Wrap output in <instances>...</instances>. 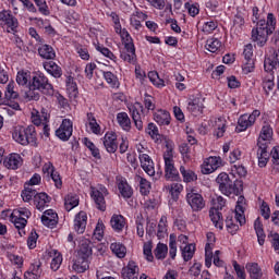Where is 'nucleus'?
<instances>
[{
  "mask_svg": "<svg viewBox=\"0 0 279 279\" xmlns=\"http://www.w3.org/2000/svg\"><path fill=\"white\" fill-rule=\"evenodd\" d=\"M36 195H38V191L24 184V190L21 194L23 202H32V199H36Z\"/></svg>",
  "mask_w": 279,
  "mask_h": 279,
  "instance_id": "obj_49",
  "label": "nucleus"
},
{
  "mask_svg": "<svg viewBox=\"0 0 279 279\" xmlns=\"http://www.w3.org/2000/svg\"><path fill=\"white\" fill-rule=\"evenodd\" d=\"M148 80L156 86V88H165V80L156 71L148 72Z\"/></svg>",
  "mask_w": 279,
  "mask_h": 279,
  "instance_id": "obj_50",
  "label": "nucleus"
},
{
  "mask_svg": "<svg viewBox=\"0 0 279 279\" xmlns=\"http://www.w3.org/2000/svg\"><path fill=\"white\" fill-rule=\"evenodd\" d=\"M186 202L189 206H191L193 213H199V210H204L206 207L204 196H202L199 193H194L193 191L186 194Z\"/></svg>",
  "mask_w": 279,
  "mask_h": 279,
  "instance_id": "obj_15",
  "label": "nucleus"
},
{
  "mask_svg": "<svg viewBox=\"0 0 279 279\" xmlns=\"http://www.w3.org/2000/svg\"><path fill=\"white\" fill-rule=\"evenodd\" d=\"M89 195L96 204V208L106 213V197L108 195V187L104 184H98L96 186H90Z\"/></svg>",
  "mask_w": 279,
  "mask_h": 279,
  "instance_id": "obj_8",
  "label": "nucleus"
},
{
  "mask_svg": "<svg viewBox=\"0 0 279 279\" xmlns=\"http://www.w3.org/2000/svg\"><path fill=\"white\" fill-rule=\"evenodd\" d=\"M140 268L136 262L130 260L125 267L122 268V278L134 279V276L138 274Z\"/></svg>",
  "mask_w": 279,
  "mask_h": 279,
  "instance_id": "obj_33",
  "label": "nucleus"
},
{
  "mask_svg": "<svg viewBox=\"0 0 279 279\" xmlns=\"http://www.w3.org/2000/svg\"><path fill=\"white\" fill-rule=\"evenodd\" d=\"M271 77L272 78L264 80L262 83V88L266 97H269V95H271V90L276 87V83H274V75H271Z\"/></svg>",
  "mask_w": 279,
  "mask_h": 279,
  "instance_id": "obj_57",
  "label": "nucleus"
},
{
  "mask_svg": "<svg viewBox=\"0 0 279 279\" xmlns=\"http://www.w3.org/2000/svg\"><path fill=\"white\" fill-rule=\"evenodd\" d=\"M163 162L166 180L170 182H180V172L175 169V161L173 160V144L169 142L166 143Z\"/></svg>",
  "mask_w": 279,
  "mask_h": 279,
  "instance_id": "obj_5",
  "label": "nucleus"
},
{
  "mask_svg": "<svg viewBox=\"0 0 279 279\" xmlns=\"http://www.w3.org/2000/svg\"><path fill=\"white\" fill-rule=\"evenodd\" d=\"M118 191L123 199H132L134 195V189L128 183V179L123 177H117Z\"/></svg>",
  "mask_w": 279,
  "mask_h": 279,
  "instance_id": "obj_19",
  "label": "nucleus"
},
{
  "mask_svg": "<svg viewBox=\"0 0 279 279\" xmlns=\"http://www.w3.org/2000/svg\"><path fill=\"white\" fill-rule=\"evenodd\" d=\"M102 145L108 154H116L119 149V143L117 142V133L114 131H108L101 138Z\"/></svg>",
  "mask_w": 279,
  "mask_h": 279,
  "instance_id": "obj_17",
  "label": "nucleus"
},
{
  "mask_svg": "<svg viewBox=\"0 0 279 279\" xmlns=\"http://www.w3.org/2000/svg\"><path fill=\"white\" fill-rule=\"evenodd\" d=\"M167 254H169V246L165 243H158L154 250L155 258H157V260H165Z\"/></svg>",
  "mask_w": 279,
  "mask_h": 279,
  "instance_id": "obj_46",
  "label": "nucleus"
},
{
  "mask_svg": "<svg viewBox=\"0 0 279 279\" xmlns=\"http://www.w3.org/2000/svg\"><path fill=\"white\" fill-rule=\"evenodd\" d=\"M149 191H151V183L147 181L145 178L140 179V193L141 195L147 196L149 195Z\"/></svg>",
  "mask_w": 279,
  "mask_h": 279,
  "instance_id": "obj_62",
  "label": "nucleus"
},
{
  "mask_svg": "<svg viewBox=\"0 0 279 279\" xmlns=\"http://www.w3.org/2000/svg\"><path fill=\"white\" fill-rule=\"evenodd\" d=\"M146 134L150 135L153 141H158L160 138V132L158 131V126L154 122H149L146 130Z\"/></svg>",
  "mask_w": 279,
  "mask_h": 279,
  "instance_id": "obj_54",
  "label": "nucleus"
},
{
  "mask_svg": "<svg viewBox=\"0 0 279 279\" xmlns=\"http://www.w3.org/2000/svg\"><path fill=\"white\" fill-rule=\"evenodd\" d=\"M93 45L96 51H98V53H101L104 58H107L108 60H111V62H114V63L119 62V58L114 54V52L110 48L104 46V44H99V41L97 43L94 41Z\"/></svg>",
  "mask_w": 279,
  "mask_h": 279,
  "instance_id": "obj_26",
  "label": "nucleus"
},
{
  "mask_svg": "<svg viewBox=\"0 0 279 279\" xmlns=\"http://www.w3.org/2000/svg\"><path fill=\"white\" fill-rule=\"evenodd\" d=\"M226 208V198L217 196L213 198V207L209 209V219L215 228L223 230L226 226L227 232L234 236L239 232V225L234 223V210Z\"/></svg>",
  "mask_w": 279,
  "mask_h": 279,
  "instance_id": "obj_1",
  "label": "nucleus"
},
{
  "mask_svg": "<svg viewBox=\"0 0 279 279\" xmlns=\"http://www.w3.org/2000/svg\"><path fill=\"white\" fill-rule=\"evenodd\" d=\"M274 138V128L268 122H264L257 138V165L265 169L269 162V141Z\"/></svg>",
  "mask_w": 279,
  "mask_h": 279,
  "instance_id": "obj_3",
  "label": "nucleus"
},
{
  "mask_svg": "<svg viewBox=\"0 0 279 279\" xmlns=\"http://www.w3.org/2000/svg\"><path fill=\"white\" fill-rule=\"evenodd\" d=\"M165 234H167V216H161L158 223L157 236L158 239H165Z\"/></svg>",
  "mask_w": 279,
  "mask_h": 279,
  "instance_id": "obj_59",
  "label": "nucleus"
},
{
  "mask_svg": "<svg viewBox=\"0 0 279 279\" xmlns=\"http://www.w3.org/2000/svg\"><path fill=\"white\" fill-rule=\"evenodd\" d=\"M246 270L250 274L251 279H263V268L258 263H247Z\"/></svg>",
  "mask_w": 279,
  "mask_h": 279,
  "instance_id": "obj_38",
  "label": "nucleus"
},
{
  "mask_svg": "<svg viewBox=\"0 0 279 279\" xmlns=\"http://www.w3.org/2000/svg\"><path fill=\"white\" fill-rule=\"evenodd\" d=\"M221 40L216 37H210L206 40L205 49L210 53H219L221 51Z\"/></svg>",
  "mask_w": 279,
  "mask_h": 279,
  "instance_id": "obj_41",
  "label": "nucleus"
},
{
  "mask_svg": "<svg viewBox=\"0 0 279 279\" xmlns=\"http://www.w3.org/2000/svg\"><path fill=\"white\" fill-rule=\"evenodd\" d=\"M110 250L118 258H125V254H128V248H125V245L119 242L111 243Z\"/></svg>",
  "mask_w": 279,
  "mask_h": 279,
  "instance_id": "obj_48",
  "label": "nucleus"
},
{
  "mask_svg": "<svg viewBox=\"0 0 279 279\" xmlns=\"http://www.w3.org/2000/svg\"><path fill=\"white\" fill-rule=\"evenodd\" d=\"M39 90L43 95L47 97H53V84L49 82V77L43 72L35 73L29 82V90L26 93V99L28 101H38L40 99V94L34 92Z\"/></svg>",
  "mask_w": 279,
  "mask_h": 279,
  "instance_id": "obj_2",
  "label": "nucleus"
},
{
  "mask_svg": "<svg viewBox=\"0 0 279 279\" xmlns=\"http://www.w3.org/2000/svg\"><path fill=\"white\" fill-rule=\"evenodd\" d=\"M11 215L14 217H19L20 219H29L32 217V211L27 207H20L17 209H14Z\"/></svg>",
  "mask_w": 279,
  "mask_h": 279,
  "instance_id": "obj_58",
  "label": "nucleus"
},
{
  "mask_svg": "<svg viewBox=\"0 0 279 279\" xmlns=\"http://www.w3.org/2000/svg\"><path fill=\"white\" fill-rule=\"evenodd\" d=\"M216 182L219 185V191L222 195L230 197L232 194L236 193V185L230 180L228 173L221 172L218 174Z\"/></svg>",
  "mask_w": 279,
  "mask_h": 279,
  "instance_id": "obj_12",
  "label": "nucleus"
},
{
  "mask_svg": "<svg viewBox=\"0 0 279 279\" xmlns=\"http://www.w3.org/2000/svg\"><path fill=\"white\" fill-rule=\"evenodd\" d=\"M22 166L23 157H21V155L17 153H12L4 159V167H7V169H12L13 171H16V169Z\"/></svg>",
  "mask_w": 279,
  "mask_h": 279,
  "instance_id": "obj_22",
  "label": "nucleus"
},
{
  "mask_svg": "<svg viewBox=\"0 0 279 279\" xmlns=\"http://www.w3.org/2000/svg\"><path fill=\"white\" fill-rule=\"evenodd\" d=\"M182 178H183V182H185L186 184L191 183V182H197V173H195V171L181 166L179 169Z\"/></svg>",
  "mask_w": 279,
  "mask_h": 279,
  "instance_id": "obj_42",
  "label": "nucleus"
},
{
  "mask_svg": "<svg viewBox=\"0 0 279 279\" xmlns=\"http://www.w3.org/2000/svg\"><path fill=\"white\" fill-rule=\"evenodd\" d=\"M86 119L89 132H92V134H95L96 136H101V134H104V130H101V125L97 123V118L95 117V113L87 112Z\"/></svg>",
  "mask_w": 279,
  "mask_h": 279,
  "instance_id": "obj_25",
  "label": "nucleus"
},
{
  "mask_svg": "<svg viewBox=\"0 0 279 279\" xmlns=\"http://www.w3.org/2000/svg\"><path fill=\"white\" fill-rule=\"evenodd\" d=\"M154 121H156L159 125H171V113L165 109H158L153 114Z\"/></svg>",
  "mask_w": 279,
  "mask_h": 279,
  "instance_id": "obj_27",
  "label": "nucleus"
},
{
  "mask_svg": "<svg viewBox=\"0 0 279 279\" xmlns=\"http://www.w3.org/2000/svg\"><path fill=\"white\" fill-rule=\"evenodd\" d=\"M4 97L8 100L19 99V93L14 92V82H10L4 92Z\"/></svg>",
  "mask_w": 279,
  "mask_h": 279,
  "instance_id": "obj_63",
  "label": "nucleus"
},
{
  "mask_svg": "<svg viewBox=\"0 0 279 279\" xmlns=\"http://www.w3.org/2000/svg\"><path fill=\"white\" fill-rule=\"evenodd\" d=\"M27 271L40 278L43 276V263L40 260H35L33 264H31Z\"/></svg>",
  "mask_w": 279,
  "mask_h": 279,
  "instance_id": "obj_60",
  "label": "nucleus"
},
{
  "mask_svg": "<svg viewBox=\"0 0 279 279\" xmlns=\"http://www.w3.org/2000/svg\"><path fill=\"white\" fill-rule=\"evenodd\" d=\"M49 202H51V197H49L48 194L45 192L37 193L34 199V204L37 210L40 211L45 210V207L47 206V204H49Z\"/></svg>",
  "mask_w": 279,
  "mask_h": 279,
  "instance_id": "obj_37",
  "label": "nucleus"
},
{
  "mask_svg": "<svg viewBox=\"0 0 279 279\" xmlns=\"http://www.w3.org/2000/svg\"><path fill=\"white\" fill-rule=\"evenodd\" d=\"M258 117H260V110L258 109L253 110L250 114L244 113L240 116L235 126V132L238 134H241V132H246L250 130V128L254 126V123H256V119Z\"/></svg>",
  "mask_w": 279,
  "mask_h": 279,
  "instance_id": "obj_10",
  "label": "nucleus"
},
{
  "mask_svg": "<svg viewBox=\"0 0 279 279\" xmlns=\"http://www.w3.org/2000/svg\"><path fill=\"white\" fill-rule=\"evenodd\" d=\"M37 133H36V126L28 125V126H14L12 132V138L15 141V143H19V145H22L23 147H27V145H32L33 147H36L37 145Z\"/></svg>",
  "mask_w": 279,
  "mask_h": 279,
  "instance_id": "obj_4",
  "label": "nucleus"
},
{
  "mask_svg": "<svg viewBox=\"0 0 279 279\" xmlns=\"http://www.w3.org/2000/svg\"><path fill=\"white\" fill-rule=\"evenodd\" d=\"M279 69V49L271 48L264 59V71L270 75H275Z\"/></svg>",
  "mask_w": 279,
  "mask_h": 279,
  "instance_id": "obj_11",
  "label": "nucleus"
},
{
  "mask_svg": "<svg viewBox=\"0 0 279 279\" xmlns=\"http://www.w3.org/2000/svg\"><path fill=\"white\" fill-rule=\"evenodd\" d=\"M111 228L114 232H123V228L128 226V220L122 215H113L110 219Z\"/></svg>",
  "mask_w": 279,
  "mask_h": 279,
  "instance_id": "obj_31",
  "label": "nucleus"
},
{
  "mask_svg": "<svg viewBox=\"0 0 279 279\" xmlns=\"http://www.w3.org/2000/svg\"><path fill=\"white\" fill-rule=\"evenodd\" d=\"M221 167H223V159L219 156H210L202 163L201 171L204 175H210V173H215Z\"/></svg>",
  "mask_w": 279,
  "mask_h": 279,
  "instance_id": "obj_13",
  "label": "nucleus"
},
{
  "mask_svg": "<svg viewBox=\"0 0 279 279\" xmlns=\"http://www.w3.org/2000/svg\"><path fill=\"white\" fill-rule=\"evenodd\" d=\"M182 189H184V187L180 183H172L170 185L169 193H170L171 199H173V202H178V199H180V193H182Z\"/></svg>",
  "mask_w": 279,
  "mask_h": 279,
  "instance_id": "obj_56",
  "label": "nucleus"
},
{
  "mask_svg": "<svg viewBox=\"0 0 279 279\" xmlns=\"http://www.w3.org/2000/svg\"><path fill=\"white\" fill-rule=\"evenodd\" d=\"M78 256L82 258H90L93 256V248L90 247V241L85 240L81 243L78 250Z\"/></svg>",
  "mask_w": 279,
  "mask_h": 279,
  "instance_id": "obj_47",
  "label": "nucleus"
},
{
  "mask_svg": "<svg viewBox=\"0 0 279 279\" xmlns=\"http://www.w3.org/2000/svg\"><path fill=\"white\" fill-rule=\"evenodd\" d=\"M88 223V215L86 211H80L75 215L73 226L77 234H84L86 232V226Z\"/></svg>",
  "mask_w": 279,
  "mask_h": 279,
  "instance_id": "obj_20",
  "label": "nucleus"
},
{
  "mask_svg": "<svg viewBox=\"0 0 279 279\" xmlns=\"http://www.w3.org/2000/svg\"><path fill=\"white\" fill-rule=\"evenodd\" d=\"M254 230L256 232L258 245H265V239H267V235L265 234V229H263V222H260V218H257L254 221Z\"/></svg>",
  "mask_w": 279,
  "mask_h": 279,
  "instance_id": "obj_40",
  "label": "nucleus"
},
{
  "mask_svg": "<svg viewBox=\"0 0 279 279\" xmlns=\"http://www.w3.org/2000/svg\"><path fill=\"white\" fill-rule=\"evenodd\" d=\"M65 88L70 99H77V95H80V89H77V82H75V77H73L72 75L66 76Z\"/></svg>",
  "mask_w": 279,
  "mask_h": 279,
  "instance_id": "obj_29",
  "label": "nucleus"
},
{
  "mask_svg": "<svg viewBox=\"0 0 279 279\" xmlns=\"http://www.w3.org/2000/svg\"><path fill=\"white\" fill-rule=\"evenodd\" d=\"M276 25H277L276 15H274V13H268L267 20L265 21L264 28L268 29L269 34H274V32H276Z\"/></svg>",
  "mask_w": 279,
  "mask_h": 279,
  "instance_id": "obj_53",
  "label": "nucleus"
},
{
  "mask_svg": "<svg viewBox=\"0 0 279 279\" xmlns=\"http://www.w3.org/2000/svg\"><path fill=\"white\" fill-rule=\"evenodd\" d=\"M140 162L143 171L147 173V175H156V168L154 166V160L147 154H140Z\"/></svg>",
  "mask_w": 279,
  "mask_h": 279,
  "instance_id": "obj_21",
  "label": "nucleus"
},
{
  "mask_svg": "<svg viewBox=\"0 0 279 279\" xmlns=\"http://www.w3.org/2000/svg\"><path fill=\"white\" fill-rule=\"evenodd\" d=\"M227 125H226V120L219 118L216 121V130L214 132V135L217 138H223V135L226 134Z\"/></svg>",
  "mask_w": 279,
  "mask_h": 279,
  "instance_id": "obj_52",
  "label": "nucleus"
},
{
  "mask_svg": "<svg viewBox=\"0 0 279 279\" xmlns=\"http://www.w3.org/2000/svg\"><path fill=\"white\" fill-rule=\"evenodd\" d=\"M62 260H64V258L62 257V253L53 251V257L50 263V269H52L53 271H58V269L62 267Z\"/></svg>",
  "mask_w": 279,
  "mask_h": 279,
  "instance_id": "obj_51",
  "label": "nucleus"
},
{
  "mask_svg": "<svg viewBox=\"0 0 279 279\" xmlns=\"http://www.w3.org/2000/svg\"><path fill=\"white\" fill-rule=\"evenodd\" d=\"M88 258L78 256L73 264V269L76 274H84L88 269Z\"/></svg>",
  "mask_w": 279,
  "mask_h": 279,
  "instance_id": "obj_45",
  "label": "nucleus"
},
{
  "mask_svg": "<svg viewBox=\"0 0 279 279\" xmlns=\"http://www.w3.org/2000/svg\"><path fill=\"white\" fill-rule=\"evenodd\" d=\"M117 122L123 132H130L132 130V120L128 112L122 111L117 114Z\"/></svg>",
  "mask_w": 279,
  "mask_h": 279,
  "instance_id": "obj_32",
  "label": "nucleus"
},
{
  "mask_svg": "<svg viewBox=\"0 0 279 279\" xmlns=\"http://www.w3.org/2000/svg\"><path fill=\"white\" fill-rule=\"evenodd\" d=\"M40 46L38 47V56L43 58V60H56V50L53 47L49 44H39Z\"/></svg>",
  "mask_w": 279,
  "mask_h": 279,
  "instance_id": "obj_28",
  "label": "nucleus"
},
{
  "mask_svg": "<svg viewBox=\"0 0 279 279\" xmlns=\"http://www.w3.org/2000/svg\"><path fill=\"white\" fill-rule=\"evenodd\" d=\"M9 221L19 230L20 236L25 234V228L27 227V219L26 218H19L12 214L9 215Z\"/></svg>",
  "mask_w": 279,
  "mask_h": 279,
  "instance_id": "obj_34",
  "label": "nucleus"
},
{
  "mask_svg": "<svg viewBox=\"0 0 279 279\" xmlns=\"http://www.w3.org/2000/svg\"><path fill=\"white\" fill-rule=\"evenodd\" d=\"M184 8L193 19L199 14V3L191 4V2H185Z\"/></svg>",
  "mask_w": 279,
  "mask_h": 279,
  "instance_id": "obj_64",
  "label": "nucleus"
},
{
  "mask_svg": "<svg viewBox=\"0 0 279 279\" xmlns=\"http://www.w3.org/2000/svg\"><path fill=\"white\" fill-rule=\"evenodd\" d=\"M41 223L46 228H56L58 226V214L53 209L46 210L41 216Z\"/></svg>",
  "mask_w": 279,
  "mask_h": 279,
  "instance_id": "obj_24",
  "label": "nucleus"
},
{
  "mask_svg": "<svg viewBox=\"0 0 279 279\" xmlns=\"http://www.w3.org/2000/svg\"><path fill=\"white\" fill-rule=\"evenodd\" d=\"M178 238L175 234H170L169 236V259L168 262L171 263V260H175V256H178Z\"/></svg>",
  "mask_w": 279,
  "mask_h": 279,
  "instance_id": "obj_43",
  "label": "nucleus"
},
{
  "mask_svg": "<svg viewBox=\"0 0 279 279\" xmlns=\"http://www.w3.org/2000/svg\"><path fill=\"white\" fill-rule=\"evenodd\" d=\"M31 119L34 125H43L44 123H49V113H47L45 109H43L41 112L35 110L32 112Z\"/></svg>",
  "mask_w": 279,
  "mask_h": 279,
  "instance_id": "obj_36",
  "label": "nucleus"
},
{
  "mask_svg": "<svg viewBox=\"0 0 279 279\" xmlns=\"http://www.w3.org/2000/svg\"><path fill=\"white\" fill-rule=\"evenodd\" d=\"M64 206L65 210H68V213H71L73 208H77V206H80V196H77L76 194H68L64 199Z\"/></svg>",
  "mask_w": 279,
  "mask_h": 279,
  "instance_id": "obj_44",
  "label": "nucleus"
},
{
  "mask_svg": "<svg viewBox=\"0 0 279 279\" xmlns=\"http://www.w3.org/2000/svg\"><path fill=\"white\" fill-rule=\"evenodd\" d=\"M56 136L66 143L73 136V121L71 119H63L60 126L56 131Z\"/></svg>",
  "mask_w": 279,
  "mask_h": 279,
  "instance_id": "obj_14",
  "label": "nucleus"
},
{
  "mask_svg": "<svg viewBox=\"0 0 279 279\" xmlns=\"http://www.w3.org/2000/svg\"><path fill=\"white\" fill-rule=\"evenodd\" d=\"M129 114L134 122L138 132H143V123L145 122V107L140 101L131 104L129 107Z\"/></svg>",
  "mask_w": 279,
  "mask_h": 279,
  "instance_id": "obj_9",
  "label": "nucleus"
},
{
  "mask_svg": "<svg viewBox=\"0 0 279 279\" xmlns=\"http://www.w3.org/2000/svg\"><path fill=\"white\" fill-rule=\"evenodd\" d=\"M120 58L123 62H128L129 64H136V48H124L120 50Z\"/></svg>",
  "mask_w": 279,
  "mask_h": 279,
  "instance_id": "obj_30",
  "label": "nucleus"
},
{
  "mask_svg": "<svg viewBox=\"0 0 279 279\" xmlns=\"http://www.w3.org/2000/svg\"><path fill=\"white\" fill-rule=\"evenodd\" d=\"M181 250V256L184 260V263H189V260H193V256H195V244L190 243L186 244L185 246H180Z\"/></svg>",
  "mask_w": 279,
  "mask_h": 279,
  "instance_id": "obj_39",
  "label": "nucleus"
},
{
  "mask_svg": "<svg viewBox=\"0 0 279 279\" xmlns=\"http://www.w3.org/2000/svg\"><path fill=\"white\" fill-rule=\"evenodd\" d=\"M187 110L194 117L199 114H204V102H202V98L195 95H192L187 99Z\"/></svg>",
  "mask_w": 279,
  "mask_h": 279,
  "instance_id": "obj_18",
  "label": "nucleus"
},
{
  "mask_svg": "<svg viewBox=\"0 0 279 279\" xmlns=\"http://www.w3.org/2000/svg\"><path fill=\"white\" fill-rule=\"evenodd\" d=\"M43 66L49 75L54 77V80H60L62 77V68L56 63V61H45L43 63Z\"/></svg>",
  "mask_w": 279,
  "mask_h": 279,
  "instance_id": "obj_23",
  "label": "nucleus"
},
{
  "mask_svg": "<svg viewBox=\"0 0 279 279\" xmlns=\"http://www.w3.org/2000/svg\"><path fill=\"white\" fill-rule=\"evenodd\" d=\"M35 5L38 9V12L43 14V16H49L51 11L49 10V5L47 4V0H33Z\"/></svg>",
  "mask_w": 279,
  "mask_h": 279,
  "instance_id": "obj_55",
  "label": "nucleus"
},
{
  "mask_svg": "<svg viewBox=\"0 0 279 279\" xmlns=\"http://www.w3.org/2000/svg\"><path fill=\"white\" fill-rule=\"evenodd\" d=\"M271 34L272 33H269V31L265 27V20H259L256 27L252 28L251 39L257 45V47H265Z\"/></svg>",
  "mask_w": 279,
  "mask_h": 279,
  "instance_id": "obj_6",
  "label": "nucleus"
},
{
  "mask_svg": "<svg viewBox=\"0 0 279 279\" xmlns=\"http://www.w3.org/2000/svg\"><path fill=\"white\" fill-rule=\"evenodd\" d=\"M0 25L2 29H7L8 34L19 32V19L14 16L11 10L3 9L0 11Z\"/></svg>",
  "mask_w": 279,
  "mask_h": 279,
  "instance_id": "obj_7",
  "label": "nucleus"
},
{
  "mask_svg": "<svg viewBox=\"0 0 279 279\" xmlns=\"http://www.w3.org/2000/svg\"><path fill=\"white\" fill-rule=\"evenodd\" d=\"M105 82L110 86V88H120L121 82H119V76L110 71H100Z\"/></svg>",
  "mask_w": 279,
  "mask_h": 279,
  "instance_id": "obj_35",
  "label": "nucleus"
},
{
  "mask_svg": "<svg viewBox=\"0 0 279 279\" xmlns=\"http://www.w3.org/2000/svg\"><path fill=\"white\" fill-rule=\"evenodd\" d=\"M37 243H38V233L36 232V229H32V231L27 238L28 250H36Z\"/></svg>",
  "mask_w": 279,
  "mask_h": 279,
  "instance_id": "obj_61",
  "label": "nucleus"
},
{
  "mask_svg": "<svg viewBox=\"0 0 279 279\" xmlns=\"http://www.w3.org/2000/svg\"><path fill=\"white\" fill-rule=\"evenodd\" d=\"M247 202L245 196H239L235 205V209L233 210V219L234 223H239L240 226H245V206Z\"/></svg>",
  "mask_w": 279,
  "mask_h": 279,
  "instance_id": "obj_16",
  "label": "nucleus"
}]
</instances>
